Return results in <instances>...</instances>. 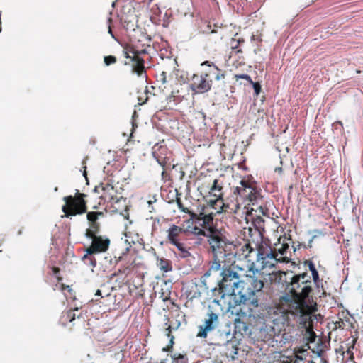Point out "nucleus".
Returning <instances> with one entry per match:
<instances>
[{
	"instance_id": "4d7b16f0",
	"label": "nucleus",
	"mask_w": 363,
	"mask_h": 363,
	"mask_svg": "<svg viewBox=\"0 0 363 363\" xmlns=\"http://www.w3.org/2000/svg\"><path fill=\"white\" fill-rule=\"evenodd\" d=\"M180 325V323H179L177 325V327L174 329H177Z\"/></svg>"
},
{
	"instance_id": "de8ad7c7",
	"label": "nucleus",
	"mask_w": 363,
	"mask_h": 363,
	"mask_svg": "<svg viewBox=\"0 0 363 363\" xmlns=\"http://www.w3.org/2000/svg\"><path fill=\"white\" fill-rule=\"evenodd\" d=\"M124 216V218H126L127 220L129 219V214L128 213V211H127V208H125V214H123Z\"/></svg>"
},
{
	"instance_id": "4be33fe9",
	"label": "nucleus",
	"mask_w": 363,
	"mask_h": 363,
	"mask_svg": "<svg viewBox=\"0 0 363 363\" xmlns=\"http://www.w3.org/2000/svg\"><path fill=\"white\" fill-rule=\"evenodd\" d=\"M156 261L157 266L163 272H169L172 270V262L169 259H167L164 257H160L159 256H156Z\"/></svg>"
},
{
	"instance_id": "423d86ee",
	"label": "nucleus",
	"mask_w": 363,
	"mask_h": 363,
	"mask_svg": "<svg viewBox=\"0 0 363 363\" xmlns=\"http://www.w3.org/2000/svg\"><path fill=\"white\" fill-rule=\"evenodd\" d=\"M147 54L146 48L138 49L131 43L123 45V55L126 59L124 65H130L132 72L138 77L146 73L144 57Z\"/></svg>"
},
{
	"instance_id": "a18cd8bd",
	"label": "nucleus",
	"mask_w": 363,
	"mask_h": 363,
	"mask_svg": "<svg viewBox=\"0 0 363 363\" xmlns=\"http://www.w3.org/2000/svg\"><path fill=\"white\" fill-rule=\"evenodd\" d=\"M282 171H283L282 167H277L275 169V172H279V174H281L282 172Z\"/></svg>"
},
{
	"instance_id": "09e8293b",
	"label": "nucleus",
	"mask_w": 363,
	"mask_h": 363,
	"mask_svg": "<svg viewBox=\"0 0 363 363\" xmlns=\"http://www.w3.org/2000/svg\"><path fill=\"white\" fill-rule=\"evenodd\" d=\"M245 208L247 209V213H251V211H253V208H252L250 210L249 209V207H247V206H245Z\"/></svg>"
},
{
	"instance_id": "20e7f679",
	"label": "nucleus",
	"mask_w": 363,
	"mask_h": 363,
	"mask_svg": "<svg viewBox=\"0 0 363 363\" xmlns=\"http://www.w3.org/2000/svg\"><path fill=\"white\" fill-rule=\"evenodd\" d=\"M201 65H207L208 68L199 74H194L191 79V89L197 94L208 92L212 87L213 79L220 81L225 77L224 72L213 63L205 61Z\"/></svg>"
},
{
	"instance_id": "6e6552de",
	"label": "nucleus",
	"mask_w": 363,
	"mask_h": 363,
	"mask_svg": "<svg viewBox=\"0 0 363 363\" xmlns=\"http://www.w3.org/2000/svg\"><path fill=\"white\" fill-rule=\"evenodd\" d=\"M86 194L81 193L77 190L74 196H67L63 198L65 205L62 207V211L67 218H71L77 215H82L87 211L86 201L85 198Z\"/></svg>"
},
{
	"instance_id": "7ed1b4c3",
	"label": "nucleus",
	"mask_w": 363,
	"mask_h": 363,
	"mask_svg": "<svg viewBox=\"0 0 363 363\" xmlns=\"http://www.w3.org/2000/svg\"><path fill=\"white\" fill-rule=\"evenodd\" d=\"M233 248H227L221 252V257L217 259L213 257L208 270L204 274V277H209L211 273L217 272L222 269V279L219 282V287L213 290V295L218 296L220 298H224L225 296H236L238 291H241L242 285L244 282L240 280V277L233 269L235 264V255L233 252Z\"/></svg>"
},
{
	"instance_id": "6e6d98bb",
	"label": "nucleus",
	"mask_w": 363,
	"mask_h": 363,
	"mask_svg": "<svg viewBox=\"0 0 363 363\" xmlns=\"http://www.w3.org/2000/svg\"><path fill=\"white\" fill-rule=\"evenodd\" d=\"M337 123L340 124V125L342 126V123L341 121H337Z\"/></svg>"
},
{
	"instance_id": "412c9836",
	"label": "nucleus",
	"mask_w": 363,
	"mask_h": 363,
	"mask_svg": "<svg viewBox=\"0 0 363 363\" xmlns=\"http://www.w3.org/2000/svg\"><path fill=\"white\" fill-rule=\"evenodd\" d=\"M79 312L78 308H74L73 309H70L66 311L62 312L60 322L62 325H67L68 323H72L76 318V317L79 318L81 314H77L76 313Z\"/></svg>"
},
{
	"instance_id": "58836bf2",
	"label": "nucleus",
	"mask_w": 363,
	"mask_h": 363,
	"mask_svg": "<svg viewBox=\"0 0 363 363\" xmlns=\"http://www.w3.org/2000/svg\"><path fill=\"white\" fill-rule=\"evenodd\" d=\"M315 337L316 336L315 333L313 331H309V342H313L315 340Z\"/></svg>"
},
{
	"instance_id": "c85d7f7f",
	"label": "nucleus",
	"mask_w": 363,
	"mask_h": 363,
	"mask_svg": "<svg viewBox=\"0 0 363 363\" xmlns=\"http://www.w3.org/2000/svg\"><path fill=\"white\" fill-rule=\"evenodd\" d=\"M167 325V328L165 330L166 335L169 338V345L167 346V349H164V351H169V348H172L174 345V337L172 335V328L171 325H169L167 323H165Z\"/></svg>"
},
{
	"instance_id": "79ce46f5",
	"label": "nucleus",
	"mask_w": 363,
	"mask_h": 363,
	"mask_svg": "<svg viewBox=\"0 0 363 363\" xmlns=\"http://www.w3.org/2000/svg\"><path fill=\"white\" fill-rule=\"evenodd\" d=\"M95 296H99V297H100V298H103V297H104V296L102 295V292H101V291L100 289H98V290L96 291V293H95Z\"/></svg>"
},
{
	"instance_id": "8fccbe9b",
	"label": "nucleus",
	"mask_w": 363,
	"mask_h": 363,
	"mask_svg": "<svg viewBox=\"0 0 363 363\" xmlns=\"http://www.w3.org/2000/svg\"><path fill=\"white\" fill-rule=\"evenodd\" d=\"M347 354H350V357H353V353L350 350H347Z\"/></svg>"
},
{
	"instance_id": "ea45409f",
	"label": "nucleus",
	"mask_w": 363,
	"mask_h": 363,
	"mask_svg": "<svg viewBox=\"0 0 363 363\" xmlns=\"http://www.w3.org/2000/svg\"><path fill=\"white\" fill-rule=\"evenodd\" d=\"M343 324H344V323L342 320H340V321H337L335 323L336 327L342 328H343V326H342Z\"/></svg>"
},
{
	"instance_id": "5701e85b",
	"label": "nucleus",
	"mask_w": 363,
	"mask_h": 363,
	"mask_svg": "<svg viewBox=\"0 0 363 363\" xmlns=\"http://www.w3.org/2000/svg\"><path fill=\"white\" fill-rule=\"evenodd\" d=\"M304 266H307L311 272L313 282L318 285L320 283V277L318 270L315 268V264L311 259H306L303 262Z\"/></svg>"
},
{
	"instance_id": "a19ab883",
	"label": "nucleus",
	"mask_w": 363,
	"mask_h": 363,
	"mask_svg": "<svg viewBox=\"0 0 363 363\" xmlns=\"http://www.w3.org/2000/svg\"><path fill=\"white\" fill-rule=\"evenodd\" d=\"M257 11L254 12V13H252L250 15V18H249V20H248V21H254L255 20H254L253 17H254V16H255V17H257Z\"/></svg>"
},
{
	"instance_id": "49530a36",
	"label": "nucleus",
	"mask_w": 363,
	"mask_h": 363,
	"mask_svg": "<svg viewBox=\"0 0 363 363\" xmlns=\"http://www.w3.org/2000/svg\"><path fill=\"white\" fill-rule=\"evenodd\" d=\"M108 33L111 35V36L116 39L115 36L113 35V34L112 33V29H111V26L109 25L108 26Z\"/></svg>"
},
{
	"instance_id": "f8f14e48",
	"label": "nucleus",
	"mask_w": 363,
	"mask_h": 363,
	"mask_svg": "<svg viewBox=\"0 0 363 363\" xmlns=\"http://www.w3.org/2000/svg\"><path fill=\"white\" fill-rule=\"evenodd\" d=\"M219 324L218 315L209 309L203 320V324L199 326L196 335L199 337L206 338L209 332L216 329Z\"/></svg>"
},
{
	"instance_id": "2f4dec72",
	"label": "nucleus",
	"mask_w": 363,
	"mask_h": 363,
	"mask_svg": "<svg viewBox=\"0 0 363 363\" xmlns=\"http://www.w3.org/2000/svg\"><path fill=\"white\" fill-rule=\"evenodd\" d=\"M176 202H177L178 208L181 210V211L190 215V213L191 211L189 210L188 208L184 207L180 197H177Z\"/></svg>"
},
{
	"instance_id": "7c9ffc66",
	"label": "nucleus",
	"mask_w": 363,
	"mask_h": 363,
	"mask_svg": "<svg viewBox=\"0 0 363 363\" xmlns=\"http://www.w3.org/2000/svg\"><path fill=\"white\" fill-rule=\"evenodd\" d=\"M232 50L230 52V57H235L238 56V57H240V55L242 54V50L241 48H240L239 46L235 45L232 43Z\"/></svg>"
},
{
	"instance_id": "dca6fc26",
	"label": "nucleus",
	"mask_w": 363,
	"mask_h": 363,
	"mask_svg": "<svg viewBox=\"0 0 363 363\" xmlns=\"http://www.w3.org/2000/svg\"><path fill=\"white\" fill-rule=\"evenodd\" d=\"M99 189H101L102 191L101 196L102 199L110 202H113L114 200L116 201H118L116 196L117 191L112 184L101 183L98 186L95 187V191H97Z\"/></svg>"
},
{
	"instance_id": "bb28decb",
	"label": "nucleus",
	"mask_w": 363,
	"mask_h": 363,
	"mask_svg": "<svg viewBox=\"0 0 363 363\" xmlns=\"http://www.w3.org/2000/svg\"><path fill=\"white\" fill-rule=\"evenodd\" d=\"M104 216L102 211H89L86 214L89 223H99L98 219Z\"/></svg>"
},
{
	"instance_id": "6ab92c4d",
	"label": "nucleus",
	"mask_w": 363,
	"mask_h": 363,
	"mask_svg": "<svg viewBox=\"0 0 363 363\" xmlns=\"http://www.w3.org/2000/svg\"><path fill=\"white\" fill-rule=\"evenodd\" d=\"M223 24H199L198 29L200 33L205 35L218 34L220 38H223Z\"/></svg>"
},
{
	"instance_id": "aec40b11",
	"label": "nucleus",
	"mask_w": 363,
	"mask_h": 363,
	"mask_svg": "<svg viewBox=\"0 0 363 363\" xmlns=\"http://www.w3.org/2000/svg\"><path fill=\"white\" fill-rule=\"evenodd\" d=\"M234 245V248L233 249V252H234V256L235 257L237 255L241 257H242L245 259H247V262H251L250 257L251 254L255 253L256 254V251L255 249L251 246V244L247 242H245L242 246L240 247V248L235 250V245Z\"/></svg>"
},
{
	"instance_id": "473e14b6",
	"label": "nucleus",
	"mask_w": 363,
	"mask_h": 363,
	"mask_svg": "<svg viewBox=\"0 0 363 363\" xmlns=\"http://www.w3.org/2000/svg\"><path fill=\"white\" fill-rule=\"evenodd\" d=\"M116 57L113 55H108L104 57V62L106 66L113 65L116 62Z\"/></svg>"
},
{
	"instance_id": "f257e3e1",
	"label": "nucleus",
	"mask_w": 363,
	"mask_h": 363,
	"mask_svg": "<svg viewBox=\"0 0 363 363\" xmlns=\"http://www.w3.org/2000/svg\"><path fill=\"white\" fill-rule=\"evenodd\" d=\"M253 265L252 262L246 279L242 281L244 285H242L241 291H238L239 300L235 301L237 303L230 308L232 314L238 316L236 323H240V319H245L257 330H266L268 323H274L277 320L276 316L279 308L259 303L255 296V293L261 291L264 288V284L262 274L258 269H254Z\"/></svg>"
},
{
	"instance_id": "9d476101",
	"label": "nucleus",
	"mask_w": 363,
	"mask_h": 363,
	"mask_svg": "<svg viewBox=\"0 0 363 363\" xmlns=\"http://www.w3.org/2000/svg\"><path fill=\"white\" fill-rule=\"evenodd\" d=\"M256 255V262L260 269H271L274 267L278 262H285L284 257H279V253H275L271 247L259 246Z\"/></svg>"
},
{
	"instance_id": "9b49d317",
	"label": "nucleus",
	"mask_w": 363,
	"mask_h": 363,
	"mask_svg": "<svg viewBox=\"0 0 363 363\" xmlns=\"http://www.w3.org/2000/svg\"><path fill=\"white\" fill-rule=\"evenodd\" d=\"M215 216L216 213L211 211V207L205 205L200 207L198 213L191 211L189 215L190 218L196 223H198L201 227L213 226V224Z\"/></svg>"
},
{
	"instance_id": "39448f33",
	"label": "nucleus",
	"mask_w": 363,
	"mask_h": 363,
	"mask_svg": "<svg viewBox=\"0 0 363 363\" xmlns=\"http://www.w3.org/2000/svg\"><path fill=\"white\" fill-rule=\"evenodd\" d=\"M193 233L196 235H203L208 238V242L213 254V257H221V252L227 248H234L233 243L230 242L225 235L215 226L201 227L194 226Z\"/></svg>"
},
{
	"instance_id": "c756f323",
	"label": "nucleus",
	"mask_w": 363,
	"mask_h": 363,
	"mask_svg": "<svg viewBox=\"0 0 363 363\" xmlns=\"http://www.w3.org/2000/svg\"><path fill=\"white\" fill-rule=\"evenodd\" d=\"M172 363H188V358L186 355L182 354H174L172 355Z\"/></svg>"
},
{
	"instance_id": "72a5a7b5",
	"label": "nucleus",
	"mask_w": 363,
	"mask_h": 363,
	"mask_svg": "<svg viewBox=\"0 0 363 363\" xmlns=\"http://www.w3.org/2000/svg\"><path fill=\"white\" fill-rule=\"evenodd\" d=\"M129 250H130V247H127L125 248V250H124V252H123L118 257L115 256L114 258L116 259V264L118 263L121 261L124 260L125 259L126 255H127L128 252H129Z\"/></svg>"
},
{
	"instance_id": "864d4df0",
	"label": "nucleus",
	"mask_w": 363,
	"mask_h": 363,
	"mask_svg": "<svg viewBox=\"0 0 363 363\" xmlns=\"http://www.w3.org/2000/svg\"><path fill=\"white\" fill-rule=\"evenodd\" d=\"M166 174V172L164 170L162 171V176L164 177V175Z\"/></svg>"
},
{
	"instance_id": "a878e982",
	"label": "nucleus",
	"mask_w": 363,
	"mask_h": 363,
	"mask_svg": "<svg viewBox=\"0 0 363 363\" xmlns=\"http://www.w3.org/2000/svg\"><path fill=\"white\" fill-rule=\"evenodd\" d=\"M86 253L85 255L82 257V260L83 262L92 268L95 267L96 266V259L94 257V254H89V249H86Z\"/></svg>"
},
{
	"instance_id": "2eb2a0df",
	"label": "nucleus",
	"mask_w": 363,
	"mask_h": 363,
	"mask_svg": "<svg viewBox=\"0 0 363 363\" xmlns=\"http://www.w3.org/2000/svg\"><path fill=\"white\" fill-rule=\"evenodd\" d=\"M126 30L131 41L150 40L147 35L144 34L138 24H127Z\"/></svg>"
},
{
	"instance_id": "ddd939ff",
	"label": "nucleus",
	"mask_w": 363,
	"mask_h": 363,
	"mask_svg": "<svg viewBox=\"0 0 363 363\" xmlns=\"http://www.w3.org/2000/svg\"><path fill=\"white\" fill-rule=\"evenodd\" d=\"M206 206L211 207V211L214 210L216 213L225 212L228 213H236L240 208L238 201L235 203H226L223 197H216L214 200H211Z\"/></svg>"
},
{
	"instance_id": "e433bc0d",
	"label": "nucleus",
	"mask_w": 363,
	"mask_h": 363,
	"mask_svg": "<svg viewBox=\"0 0 363 363\" xmlns=\"http://www.w3.org/2000/svg\"><path fill=\"white\" fill-rule=\"evenodd\" d=\"M251 84H252L253 86V88H254V91H255V93L256 94V96H258L259 94V93L261 92V85L258 83V82H254L252 81V83H250Z\"/></svg>"
},
{
	"instance_id": "052dcab7",
	"label": "nucleus",
	"mask_w": 363,
	"mask_h": 363,
	"mask_svg": "<svg viewBox=\"0 0 363 363\" xmlns=\"http://www.w3.org/2000/svg\"><path fill=\"white\" fill-rule=\"evenodd\" d=\"M168 24H163L164 27H167Z\"/></svg>"
},
{
	"instance_id": "a211bd4d",
	"label": "nucleus",
	"mask_w": 363,
	"mask_h": 363,
	"mask_svg": "<svg viewBox=\"0 0 363 363\" xmlns=\"http://www.w3.org/2000/svg\"><path fill=\"white\" fill-rule=\"evenodd\" d=\"M286 237L279 238L278 239V242L274 244L272 250L275 252V253H279V257H283L285 259L284 262H289V257H288L289 245L286 242Z\"/></svg>"
},
{
	"instance_id": "c9c22d12",
	"label": "nucleus",
	"mask_w": 363,
	"mask_h": 363,
	"mask_svg": "<svg viewBox=\"0 0 363 363\" xmlns=\"http://www.w3.org/2000/svg\"><path fill=\"white\" fill-rule=\"evenodd\" d=\"M234 77L236 79V81H238L239 79H243L247 80L250 84L252 83V80L248 74H235Z\"/></svg>"
},
{
	"instance_id": "393cba45",
	"label": "nucleus",
	"mask_w": 363,
	"mask_h": 363,
	"mask_svg": "<svg viewBox=\"0 0 363 363\" xmlns=\"http://www.w3.org/2000/svg\"><path fill=\"white\" fill-rule=\"evenodd\" d=\"M89 228L86 230L85 236L87 238L97 236L100 231L101 225L99 223H89Z\"/></svg>"
},
{
	"instance_id": "cd10ccee",
	"label": "nucleus",
	"mask_w": 363,
	"mask_h": 363,
	"mask_svg": "<svg viewBox=\"0 0 363 363\" xmlns=\"http://www.w3.org/2000/svg\"><path fill=\"white\" fill-rule=\"evenodd\" d=\"M157 82L160 84V87L167 88V83L168 82L167 72L162 71L161 73L157 75Z\"/></svg>"
},
{
	"instance_id": "f3484780",
	"label": "nucleus",
	"mask_w": 363,
	"mask_h": 363,
	"mask_svg": "<svg viewBox=\"0 0 363 363\" xmlns=\"http://www.w3.org/2000/svg\"><path fill=\"white\" fill-rule=\"evenodd\" d=\"M153 156L163 168L169 163V158L167 157V148L166 146L155 145L153 147Z\"/></svg>"
},
{
	"instance_id": "f03ea898",
	"label": "nucleus",
	"mask_w": 363,
	"mask_h": 363,
	"mask_svg": "<svg viewBox=\"0 0 363 363\" xmlns=\"http://www.w3.org/2000/svg\"><path fill=\"white\" fill-rule=\"evenodd\" d=\"M312 291V281L307 272L294 275L279 298L280 304L286 308L287 313L309 319L315 311L313 306L307 303Z\"/></svg>"
},
{
	"instance_id": "603ef678",
	"label": "nucleus",
	"mask_w": 363,
	"mask_h": 363,
	"mask_svg": "<svg viewBox=\"0 0 363 363\" xmlns=\"http://www.w3.org/2000/svg\"><path fill=\"white\" fill-rule=\"evenodd\" d=\"M247 230H248L249 234H251L252 229L251 228H248Z\"/></svg>"
},
{
	"instance_id": "f704fd0d",
	"label": "nucleus",
	"mask_w": 363,
	"mask_h": 363,
	"mask_svg": "<svg viewBox=\"0 0 363 363\" xmlns=\"http://www.w3.org/2000/svg\"><path fill=\"white\" fill-rule=\"evenodd\" d=\"M160 226V220L158 218H155L153 219L152 225V232L155 233L157 231L158 228Z\"/></svg>"
},
{
	"instance_id": "37998d69",
	"label": "nucleus",
	"mask_w": 363,
	"mask_h": 363,
	"mask_svg": "<svg viewBox=\"0 0 363 363\" xmlns=\"http://www.w3.org/2000/svg\"><path fill=\"white\" fill-rule=\"evenodd\" d=\"M60 268L59 267H52V272L55 274H57L58 273H60Z\"/></svg>"
},
{
	"instance_id": "4468645a",
	"label": "nucleus",
	"mask_w": 363,
	"mask_h": 363,
	"mask_svg": "<svg viewBox=\"0 0 363 363\" xmlns=\"http://www.w3.org/2000/svg\"><path fill=\"white\" fill-rule=\"evenodd\" d=\"M89 239H91V243L87 247L89 254L105 252L109 248L111 240L106 236L97 235Z\"/></svg>"
},
{
	"instance_id": "bf43d9fd",
	"label": "nucleus",
	"mask_w": 363,
	"mask_h": 363,
	"mask_svg": "<svg viewBox=\"0 0 363 363\" xmlns=\"http://www.w3.org/2000/svg\"><path fill=\"white\" fill-rule=\"evenodd\" d=\"M84 176H86V171H84Z\"/></svg>"
},
{
	"instance_id": "b1692460",
	"label": "nucleus",
	"mask_w": 363,
	"mask_h": 363,
	"mask_svg": "<svg viewBox=\"0 0 363 363\" xmlns=\"http://www.w3.org/2000/svg\"><path fill=\"white\" fill-rule=\"evenodd\" d=\"M223 186L222 184H219L218 179H215L213 181V185L210 189V194L215 196V197H223Z\"/></svg>"
},
{
	"instance_id": "c03bdc74",
	"label": "nucleus",
	"mask_w": 363,
	"mask_h": 363,
	"mask_svg": "<svg viewBox=\"0 0 363 363\" xmlns=\"http://www.w3.org/2000/svg\"><path fill=\"white\" fill-rule=\"evenodd\" d=\"M252 40L262 41V39L259 38V37H256L255 35H252Z\"/></svg>"
},
{
	"instance_id": "1a4fd4ad",
	"label": "nucleus",
	"mask_w": 363,
	"mask_h": 363,
	"mask_svg": "<svg viewBox=\"0 0 363 363\" xmlns=\"http://www.w3.org/2000/svg\"><path fill=\"white\" fill-rule=\"evenodd\" d=\"M233 194L237 196L236 201L240 199L247 201V205H255L262 199L261 191L257 188V184L250 179H243L240 182L239 186L234 189Z\"/></svg>"
},
{
	"instance_id": "0eeeda50",
	"label": "nucleus",
	"mask_w": 363,
	"mask_h": 363,
	"mask_svg": "<svg viewBox=\"0 0 363 363\" xmlns=\"http://www.w3.org/2000/svg\"><path fill=\"white\" fill-rule=\"evenodd\" d=\"M167 241L177 250V255L182 259L191 257V247L186 242V230L181 226L172 224L167 230Z\"/></svg>"
},
{
	"instance_id": "4c0bfd02",
	"label": "nucleus",
	"mask_w": 363,
	"mask_h": 363,
	"mask_svg": "<svg viewBox=\"0 0 363 363\" xmlns=\"http://www.w3.org/2000/svg\"><path fill=\"white\" fill-rule=\"evenodd\" d=\"M237 35L238 34H236L235 37H236ZM235 42L236 43L235 45H238L240 47L241 44L245 43V40L242 38H239L238 39H236L235 38H232V43L233 44V43Z\"/></svg>"
},
{
	"instance_id": "13d9d810",
	"label": "nucleus",
	"mask_w": 363,
	"mask_h": 363,
	"mask_svg": "<svg viewBox=\"0 0 363 363\" xmlns=\"http://www.w3.org/2000/svg\"><path fill=\"white\" fill-rule=\"evenodd\" d=\"M148 203H149L150 205V204H152V201H148Z\"/></svg>"
},
{
	"instance_id": "5fc2aeb1",
	"label": "nucleus",
	"mask_w": 363,
	"mask_h": 363,
	"mask_svg": "<svg viewBox=\"0 0 363 363\" xmlns=\"http://www.w3.org/2000/svg\"><path fill=\"white\" fill-rule=\"evenodd\" d=\"M107 23H112V22H111V18H108V19H107Z\"/></svg>"
},
{
	"instance_id": "680f3d73",
	"label": "nucleus",
	"mask_w": 363,
	"mask_h": 363,
	"mask_svg": "<svg viewBox=\"0 0 363 363\" xmlns=\"http://www.w3.org/2000/svg\"><path fill=\"white\" fill-rule=\"evenodd\" d=\"M105 296H109V293L106 294V295H105Z\"/></svg>"
},
{
	"instance_id": "3c124183",
	"label": "nucleus",
	"mask_w": 363,
	"mask_h": 363,
	"mask_svg": "<svg viewBox=\"0 0 363 363\" xmlns=\"http://www.w3.org/2000/svg\"><path fill=\"white\" fill-rule=\"evenodd\" d=\"M138 100H139L138 104H140V105L144 104H145V101H142V102H140V98L138 99Z\"/></svg>"
}]
</instances>
